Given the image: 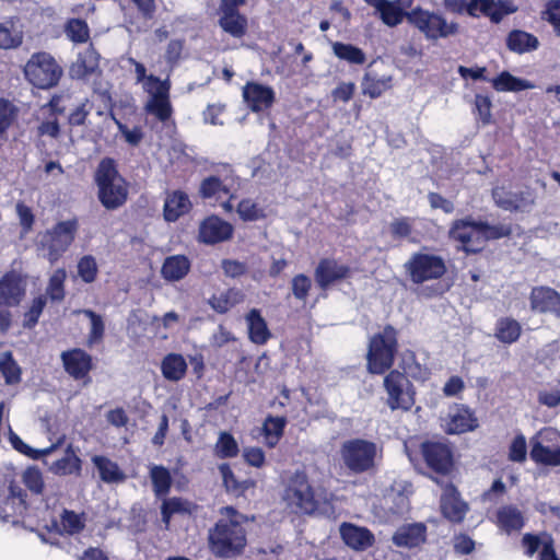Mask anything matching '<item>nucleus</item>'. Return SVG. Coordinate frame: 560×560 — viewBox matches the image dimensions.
Masks as SVG:
<instances>
[{"label": "nucleus", "mask_w": 560, "mask_h": 560, "mask_svg": "<svg viewBox=\"0 0 560 560\" xmlns=\"http://www.w3.org/2000/svg\"><path fill=\"white\" fill-rule=\"evenodd\" d=\"M94 184L97 187V199L106 210H117L127 202L128 182L119 173L115 159L105 156L98 162Z\"/></svg>", "instance_id": "nucleus-1"}, {"label": "nucleus", "mask_w": 560, "mask_h": 560, "mask_svg": "<svg viewBox=\"0 0 560 560\" xmlns=\"http://www.w3.org/2000/svg\"><path fill=\"white\" fill-rule=\"evenodd\" d=\"M246 544V530L240 520H219L209 532L210 549L221 559L241 555Z\"/></svg>", "instance_id": "nucleus-2"}, {"label": "nucleus", "mask_w": 560, "mask_h": 560, "mask_svg": "<svg viewBox=\"0 0 560 560\" xmlns=\"http://www.w3.org/2000/svg\"><path fill=\"white\" fill-rule=\"evenodd\" d=\"M398 350L397 330L390 324L383 331L371 337L366 353V369L370 374L381 375L395 362Z\"/></svg>", "instance_id": "nucleus-3"}, {"label": "nucleus", "mask_w": 560, "mask_h": 560, "mask_svg": "<svg viewBox=\"0 0 560 560\" xmlns=\"http://www.w3.org/2000/svg\"><path fill=\"white\" fill-rule=\"evenodd\" d=\"M78 229L77 218L58 221L51 229L38 234L37 252L50 264L56 262L74 242Z\"/></svg>", "instance_id": "nucleus-4"}, {"label": "nucleus", "mask_w": 560, "mask_h": 560, "mask_svg": "<svg viewBox=\"0 0 560 560\" xmlns=\"http://www.w3.org/2000/svg\"><path fill=\"white\" fill-rule=\"evenodd\" d=\"M409 24L419 30L425 39L432 42L455 36L460 28L457 22H447L442 13L421 7L411 9Z\"/></svg>", "instance_id": "nucleus-5"}, {"label": "nucleus", "mask_w": 560, "mask_h": 560, "mask_svg": "<svg viewBox=\"0 0 560 560\" xmlns=\"http://www.w3.org/2000/svg\"><path fill=\"white\" fill-rule=\"evenodd\" d=\"M376 443L355 438L341 444L340 456L343 465L353 474H364L375 467Z\"/></svg>", "instance_id": "nucleus-6"}, {"label": "nucleus", "mask_w": 560, "mask_h": 560, "mask_svg": "<svg viewBox=\"0 0 560 560\" xmlns=\"http://www.w3.org/2000/svg\"><path fill=\"white\" fill-rule=\"evenodd\" d=\"M406 273L415 284L441 279L447 271L442 256L417 252L404 264Z\"/></svg>", "instance_id": "nucleus-7"}, {"label": "nucleus", "mask_w": 560, "mask_h": 560, "mask_svg": "<svg viewBox=\"0 0 560 560\" xmlns=\"http://www.w3.org/2000/svg\"><path fill=\"white\" fill-rule=\"evenodd\" d=\"M383 385L388 395L386 404L392 411H409L416 404V387L404 372L389 371Z\"/></svg>", "instance_id": "nucleus-8"}, {"label": "nucleus", "mask_w": 560, "mask_h": 560, "mask_svg": "<svg viewBox=\"0 0 560 560\" xmlns=\"http://www.w3.org/2000/svg\"><path fill=\"white\" fill-rule=\"evenodd\" d=\"M27 80L37 89L48 90L56 86L62 75V69L47 52L33 55L25 66Z\"/></svg>", "instance_id": "nucleus-9"}, {"label": "nucleus", "mask_w": 560, "mask_h": 560, "mask_svg": "<svg viewBox=\"0 0 560 560\" xmlns=\"http://www.w3.org/2000/svg\"><path fill=\"white\" fill-rule=\"evenodd\" d=\"M284 499L304 514H313L318 509L314 489L304 471L298 470L291 476L284 490Z\"/></svg>", "instance_id": "nucleus-10"}, {"label": "nucleus", "mask_w": 560, "mask_h": 560, "mask_svg": "<svg viewBox=\"0 0 560 560\" xmlns=\"http://www.w3.org/2000/svg\"><path fill=\"white\" fill-rule=\"evenodd\" d=\"M420 453L427 467L440 476H448L455 467L454 450L448 442L425 440Z\"/></svg>", "instance_id": "nucleus-11"}, {"label": "nucleus", "mask_w": 560, "mask_h": 560, "mask_svg": "<svg viewBox=\"0 0 560 560\" xmlns=\"http://www.w3.org/2000/svg\"><path fill=\"white\" fill-rule=\"evenodd\" d=\"M491 195L495 206L509 212H528L537 198L535 189L529 186L515 190L504 186L494 187Z\"/></svg>", "instance_id": "nucleus-12"}, {"label": "nucleus", "mask_w": 560, "mask_h": 560, "mask_svg": "<svg viewBox=\"0 0 560 560\" xmlns=\"http://www.w3.org/2000/svg\"><path fill=\"white\" fill-rule=\"evenodd\" d=\"M442 516L452 524L464 522L469 511V504L462 498L460 492L453 482H447L440 498Z\"/></svg>", "instance_id": "nucleus-13"}, {"label": "nucleus", "mask_w": 560, "mask_h": 560, "mask_svg": "<svg viewBox=\"0 0 560 560\" xmlns=\"http://www.w3.org/2000/svg\"><path fill=\"white\" fill-rule=\"evenodd\" d=\"M476 219L467 215L462 219L454 220L448 230V237L455 242L460 243L458 250L465 253L467 256L477 255L483 250V246L475 245L472 242V234L477 233ZM479 237H477L476 243Z\"/></svg>", "instance_id": "nucleus-14"}, {"label": "nucleus", "mask_w": 560, "mask_h": 560, "mask_svg": "<svg viewBox=\"0 0 560 560\" xmlns=\"http://www.w3.org/2000/svg\"><path fill=\"white\" fill-rule=\"evenodd\" d=\"M234 228L230 222L212 214L200 222L198 242L206 245H215L231 240Z\"/></svg>", "instance_id": "nucleus-15"}, {"label": "nucleus", "mask_w": 560, "mask_h": 560, "mask_svg": "<svg viewBox=\"0 0 560 560\" xmlns=\"http://www.w3.org/2000/svg\"><path fill=\"white\" fill-rule=\"evenodd\" d=\"M352 271L348 265L339 264L334 258H322L314 271V278L322 290L350 278Z\"/></svg>", "instance_id": "nucleus-16"}, {"label": "nucleus", "mask_w": 560, "mask_h": 560, "mask_svg": "<svg viewBox=\"0 0 560 560\" xmlns=\"http://www.w3.org/2000/svg\"><path fill=\"white\" fill-rule=\"evenodd\" d=\"M243 98L253 113H260L272 107L276 102V92L270 85L248 81L243 86Z\"/></svg>", "instance_id": "nucleus-17"}, {"label": "nucleus", "mask_w": 560, "mask_h": 560, "mask_svg": "<svg viewBox=\"0 0 560 560\" xmlns=\"http://www.w3.org/2000/svg\"><path fill=\"white\" fill-rule=\"evenodd\" d=\"M530 310L560 319V293L550 287H535L529 294Z\"/></svg>", "instance_id": "nucleus-18"}, {"label": "nucleus", "mask_w": 560, "mask_h": 560, "mask_svg": "<svg viewBox=\"0 0 560 560\" xmlns=\"http://www.w3.org/2000/svg\"><path fill=\"white\" fill-rule=\"evenodd\" d=\"M25 295L23 277L15 270L7 271L0 278V306H19Z\"/></svg>", "instance_id": "nucleus-19"}, {"label": "nucleus", "mask_w": 560, "mask_h": 560, "mask_svg": "<svg viewBox=\"0 0 560 560\" xmlns=\"http://www.w3.org/2000/svg\"><path fill=\"white\" fill-rule=\"evenodd\" d=\"M65 371L74 380H83L93 369V358L81 348H73L61 352L60 355Z\"/></svg>", "instance_id": "nucleus-20"}, {"label": "nucleus", "mask_w": 560, "mask_h": 560, "mask_svg": "<svg viewBox=\"0 0 560 560\" xmlns=\"http://www.w3.org/2000/svg\"><path fill=\"white\" fill-rule=\"evenodd\" d=\"M375 10V15L388 27H396L405 19L409 23L411 10L407 11L392 0H363Z\"/></svg>", "instance_id": "nucleus-21"}, {"label": "nucleus", "mask_w": 560, "mask_h": 560, "mask_svg": "<svg viewBox=\"0 0 560 560\" xmlns=\"http://www.w3.org/2000/svg\"><path fill=\"white\" fill-rule=\"evenodd\" d=\"M339 532L345 545L357 551L366 550L375 541V537L369 528L352 523H342Z\"/></svg>", "instance_id": "nucleus-22"}, {"label": "nucleus", "mask_w": 560, "mask_h": 560, "mask_svg": "<svg viewBox=\"0 0 560 560\" xmlns=\"http://www.w3.org/2000/svg\"><path fill=\"white\" fill-rule=\"evenodd\" d=\"M100 68V54L90 45L78 54L77 60L69 68V77L73 80H85Z\"/></svg>", "instance_id": "nucleus-23"}, {"label": "nucleus", "mask_w": 560, "mask_h": 560, "mask_svg": "<svg viewBox=\"0 0 560 560\" xmlns=\"http://www.w3.org/2000/svg\"><path fill=\"white\" fill-rule=\"evenodd\" d=\"M427 540V526L424 523L405 524L397 528L392 541L399 548H416Z\"/></svg>", "instance_id": "nucleus-24"}, {"label": "nucleus", "mask_w": 560, "mask_h": 560, "mask_svg": "<svg viewBox=\"0 0 560 560\" xmlns=\"http://www.w3.org/2000/svg\"><path fill=\"white\" fill-rule=\"evenodd\" d=\"M218 469L221 475L222 486L225 492L236 499H246V492L256 487L257 482L252 478L238 480L229 463L220 464Z\"/></svg>", "instance_id": "nucleus-25"}, {"label": "nucleus", "mask_w": 560, "mask_h": 560, "mask_svg": "<svg viewBox=\"0 0 560 560\" xmlns=\"http://www.w3.org/2000/svg\"><path fill=\"white\" fill-rule=\"evenodd\" d=\"M477 427L478 419L474 411L466 405H456L445 431L447 434H462L474 431Z\"/></svg>", "instance_id": "nucleus-26"}, {"label": "nucleus", "mask_w": 560, "mask_h": 560, "mask_svg": "<svg viewBox=\"0 0 560 560\" xmlns=\"http://www.w3.org/2000/svg\"><path fill=\"white\" fill-rule=\"evenodd\" d=\"M505 46L511 52L524 55L537 50L540 42L536 35L524 30L514 28L508 33Z\"/></svg>", "instance_id": "nucleus-27"}, {"label": "nucleus", "mask_w": 560, "mask_h": 560, "mask_svg": "<svg viewBox=\"0 0 560 560\" xmlns=\"http://www.w3.org/2000/svg\"><path fill=\"white\" fill-rule=\"evenodd\" d=\"M248 339L258 346L266 345L271 338V331L260 310L252 308L245 315Z\"/></svg>", "instance_id": "nucleus-28"}, {"label": "nucleus", "mask_w": 560, "mask_h": 560, "mask_svg": "<svg viewBox=\"0 0 560 560\" xmlns=\"http://www.w3.org/2000/svg\"><path fill=\"white\" fill-rule=\"evenodd\" d=\"M191 261L186 255L167 256L161 267V276L167 282L183 280L190 271Z\"/></svg>", "instance_id": "nucleus-29"}, {"label": "nucleus", "mask_w": 560, "mask_h": 560, "mask_svg": "<svg viewBox=\"0 0 560 560\" xmlns=\"http://www.w3.org/2000/svg\"><path fill=\"white\" fill-rule=\"evenodd\" d=\"M491 86L497 92H514L518 93L526 90H533L536 85L524 78L516 77L508 70H503L494 78L490 79Z\"/></svg>", "instance_id": "nucleus-30"}, {"label": "nucleus", "mask_w": 560, "mask_h": 560, "mask_svg": "<svg viewBox=\"0 0 560 560\" xmlns=\"http://www.w3.org/2000/svg\"><path fill=\"white\" fill-rule=\"evenodd\" d=\"M191 207L188 195L183 190H175L165 199L163 207L164 220L175 222L182 215L188 213Z\"/></svg>", "instance_id": "nucleus-31"}, {"label": "nucleus", "mask_w": 560, "mask_h": 560, "mask_svg": "<svg viewBox=\"0 0 560 560\" xmlns=\"http://www.w3.org/2000/svg\"><path fill=\"white\" fill-rule=\"evenodd\" d=\"M529 457L538 465L560 466V446L544 445L537 436L530 439Z\"/></svg>", "instance_id": "nucleus-32"}, {"label": "nucleus", "mask_w": 560, "mask_h": 560, "mask_svg": "<svg viewBox=\"0 0 560 560\" xmlns=\"http://www.w3.org/2000/svg\"><path fill=\"white\" fill-rule=\"evenodd\" d=\"M92 463L97 469L100 479L105 483H121L127 479L119 465L107 456L94 455Z\"/></svg>", "instance_id": "nucleus-33"}, {"label": "nucleus", "mask_w": 560, "mask_h": 560, "mask_svg": "<svg viewBox=\"0 0 560 560\" xmlns=\"http://www.w3.org/2000/svg\"><path fill=\"white\" fill-rule=\"evenodd\" d=\"M82 459L75 454L72 444L67 445L65 455L49 466V470L57 476L80 475Z\"/></svg>", "instance_id": "nucleus-34"}, {"label": "nucleus", "mask_w": 560, "mask_h": 560, "mask_svg": "<svg viewBox=\"0 0 560 560\" xmlns=\"http://www.w3.org/2000/svg\"><path fill=\"white\" fill-rule=\"evenodd\" d=\"M498 525L508 534L521 530L525 525L523 513L515 505H504L497 511Z\"/></svg>", "instance_id": "nucleus-35"}, {"label": "nucleus", "mask_w": 560, "mask_h": 560, "mask_svg": "<svg viewBox=\"0 0 560 560\" xmlns=\"http://www.w3.org/2000/svg\"><path fill=\"white\" fill-rule=\"evenodd\" d=\"M161 372L165 380L170 382H178L186 375V360L179 353H168L161 362Z\"/></svg>", "instance_id": "nucleus-36"}, {"label": "nucleus", "mask_w": 560, "mask_h": 560, "mask_svg": "<svg viewBox=\"0 0 560 560\" xmlns=\"http://www.w3.org/2000/svg\"><path fill=\"white\" fill-rule=\"evenodd\" d=\"M517 10L512 0H485L482 15L487 16L492 24H500L505 16Z\"/></svg>", "instance_id": "nucleus-37"}, {"label": "nucleus", "mask_w": 560, "mask_h": 560, "mask_svg": "<svg viewBox=\"0 0 560 560\" xmlns=\"http://www.w3.org/2000/svg\"><path fill=\"white\" fill-rule=\"evenodd\" d=\"M150 479L156 498H162L170 493L173 478L168 468L163 465H153L150 468Z\"/></svg>", "instance_id": "nucleus-38"}, {"label": "nucleus", "mask_w": 560, "mask_h": 560, "mask_svg": "<svg viewBox=\"0 0 560 560\" xmlns=\"http://www.w3.org/2000/svg\"><path fill=\"white\" fill-rule=\"evenodd\" d=\"M522 334L521 324L512 317H502L495 325V338L502 343H514Z\"/></svg>", "instance_id": "nucleus-39"}, {"label": "nucleus", "mask_w": 560, "mask_h": 560, "mask_svg": "<svg viewBox=\"0 0 560 560\" xmlns=\"http://www.w3.org/2000/svg\"><path fill=\"white\" fill-rule=\"evenodd\" d=\"M332 52L340 60L351 65H363L366 61V55L363 49L350 43H332Z\"/></svg>", "instance_id": "nucleus-40"}, {"label": "nucleus", "mask_w": 560, "mask_h": 560, "mask_svg": "<svg viewBox=\"0 0 560 560\" xmlns=\"http://www.w3.org/2000/svg\"><path fill=\"white\" fill-rule=\"evenodd\" d=\"M477 234L485 241H495L510 237L513 229L511 224H490L488 221L477 220Z\"/></svg>", "instance_id": "nucleus-41"}, {"label": "nucleus", "mask_w": 560, "mask_h": 560, "mask_svg": "<svg viewBox=\"0 0 560 560\" xmlns=\"http://www.w3.org/2000/svg\"><path fill=\"white\" fill-rule=\"evenodd\" d=\"M0 373L7 385H15L21 382L22 369L11 351H5L0 357Z\"/></svg>", "instance_id": "nucleus-42"}, {"label": "nucleus", "mask_w": 560, "mask_h": 560, "mask_svg": "<svg viewBox=\"0 0 560 560\" xmlns=\"http://www.w3.org/2000/svg\"><path fill=\"white\" fill-rule=\"evenodd\" d=\"M218 23L225 33L235 38L243 37L247 32V18L242 13L220 15Z\"/></svg>", "instance_id": "nucleus-43"}, {"label": "nucleus", "mask_w": 560, "mask_h": 560, "mask_svg": "<svg viewBox=\"0 0 560 560\" xmlns=\"http://www.w3.org/2000/svg\"><path fill=\"white\" fill-rule=\"evenodd\" d=\"M390 80V77L378 78L377 73L368 70L361 82L362 93L369 95L371 98H377L388 88Z\"/></svg>", "instance_id": "nucleus-44"}, {"label": "nucleus", "mask_w": 560, "mask_h": 560, "mask_svg": "<svg viewBox=\"0 0 560 560\" xmlns=\"http://www.w3.org/2000/svg\"><path fill=\"white\" fill-rule=\"evenodd\" d=\"M242 296V292L238 289L231 288L220 295H212L208 303L218 314H225L241 301Z\"/></svg>", "instance_id": "nucleus-45"}, {"label": "nucleus", "mask_w": 560, "mask_h": 560, "mask_svg": "<svg viewBox=\"0 0 560 560\" xmlns=\"http://www.w3.org/2000/svg\"><path fill=\"white\" fill-rule=\"evenodd\" d=\"M190 513V503L179 497H173L163 500L161 504V518L166 525H170L173 515Z\"/></svg>", "instance_id": "nucleus-46"}, {"label": "nucleus", "mask_w": 560, "mask_h": 560, "mask_svg": "<svg viewBox=\"0 0 560 560\" xmlns=\"http://www.w3.org/2000/svg\"><path fill=\"white\" fill-rule=\"evenodd\" d=\"M144 110L147 114L153 115L161 122H166L173 114V107L170 98L154 96H151L147 102Z\"/></svg>", "instance_id": "nucleus-47"}, {"label": "nucleus", "mask_w": 560, "mask_h": 560, "mask_svg": "<svg viewBox=\"0 0 560 560\" xmlns=\"http://www.w3.org/2000/svg\"><path fill=\"white\" fill-rule=\"evenodd\" d=\"M214 453L221 459L233 458L238 455L240 447L232 433L224 431L219 434Z\"/></svg>", "instance_id": "nucleus-48"}, {"label": "nucleus", "mask_w": 560, "mask_h": 560, "mask_svg": "<svg viewBox=\"0 0 560 560\" xmlns=\"http://www.w3.org/2000/svg\"><path fill=\"white\" fill-rule=\"evenodd\" d=\"M66 278L67 273L63 268L55 270L50 276L46 288V294L52 302H61L65 299Z\"/></svg>", "instance_id": "nucleus-49"}, {"label": "nucleus", "mask_w": 560, "mask_h": 560, "mask_svg": "<svg viewBox=\"0 0 560 560\" xmlns=\"http://www.w3.org/2000/svg\"><path fill=\"white\" fill-rule=\"evenodd\" d=\"M65 33L75 44L86 43L90 38L89 25L82 19H70L66 23Z\"/></svg>", "instance_id": "nucleus-50"}, {"label": "nucleus", "mask_w": 560, "mask_h": 560, "mask_svg": "<svg viewBox=\"0 0 560 560\" xmlns=\"http://www.w3.org/2000/svg\"><path fill=\"white\" fill-rule=\"evenodd\" d=\"M492 100L489 95L477 93L475 95L472 114L476 119L482 124V126H488L492 122Z\"/></svg>", "instance_id": "nucleus-51"}, {"label": "nucleus", "mask_w": 560, "mask_h": 560, "mask_svg": "<svg viewBox=\"0 0 560 560\" xmlns=\"http://www.w3.org/2000/svg\"><path fill=\"white\" fill-rule=\"evenodd\" d=\"M83 314L90 319L91 328L88 337V343L90 346L100 342L105 332V324L101 314L93 310H83Z\"/></svg>", "instance_id": "nucleus-52"}, {"label": "nucleus", "mask_w": 560, "mask_h": 560, "mask_svg": "<svg viewBox=\"0 0 560 560\" xmlns=\"http://www.w3.org/2000/svg\"><path fill=\"white\" fill-rule=\"evenodd\" d=\"M236 212L244 222H254L266 217L264 209L249 198H244L238 202Z\"/></svg>", "instance_id": "nucleus-53"}, {"label": "nucleus", "mask_w": 560, "mask_h": 560, "mask_svg": "<svg viewBox=\"0 0 560 560\" xmlns=\"http://www.w3.org/2000/svg\"><path fill=\"white\" fill-rule=\"evenodd\" d=\"M60 518L65 530L70 535L80 534L85 527L84 513L78 514L72 510L63 509Z\"/></svg>", "instance_id": "nucleus-54"}, {"label": "nucleus", "mask_w": 560, "mask_h": 560, "mask_svg": "<svg viewBox=\"0 0 560 560\" xmlns=\"http://www.w3.org/2000/svg\"><path fill=\"white\" fill-rule=\"evenodd\" d=\"M78 275L84 283H92L96 280L98 273L97 262L94 256L84 255L77 265Z\"/></svg>", "instance_id": "nucleus-55"}, {"label": "nucleus", "mask_w": 560, "mask_h": 560, "mask_svg": "<svg viewBox=\"0 0 560 560\" xmlns=\"http://www.w3.org/2000/svg\"><path fill=\"white\" fill-rule=\"evenodd\" d=\"M46 303L47 299L45 295H38L33 299L31 307L24 313L23 327L25 329H33L38 324Z\"/></svg>", "instance_id": "nucleus-56"}, {"label": "nucleus", "mask_w": 560, "mask_h": 560, "mask_svg": "<svg viewBox=\"0 0 560 560\" xmlns=\"http://www.w3.org/2000/svg\"><path fill=\"white\" fill-rule=\"evenodd\" d=\"M25 487L34 494H42L45 488L43 474L37 466H28L22 476Z\"/></svg>", "instance_id": "nucleus-57"}, {"label": "nucleus", "mask_w": 560, "mask_h": 560, "mask_svg": "<svg viewBox=\"0 0 560 560\" xmlns=\"http://www.w3.org/2000/svg\"><path fill=\"white\" fill-rule=\"evenodd\" d=\"M228 192L229 189L223 185L221 178L217 175H210L200 183L199 195L203 199H210L218 192Z\"/></svg>", "instance_id": "nucleus-58"}, {"label": "nucleus", "mask_w": 560, "mask_h": 560, "mask_svg": "<svg viewBox=\"0 0 560 560\" xmlns=\"http://www.w3.org/2000/svg\"><path fill=\"white\" fill-rule=\"evenodd\" d=\"M23 42L21 32L12 31L7 23H0V48L12 49L19 47Z\"/></svg>", "instance_id": "nucleus-59"}, {"label": "nucleus", "mask_w": 560, "mask_h": 560, "mask_svg": "<svg viewBox=\"0 0 560 560\" xmlns=\"http://www.w3.org/2000/svg\"><path fill=\"white\" fill-rule=\"evenodd\" d=\"M312 288V280L304 273L294 276L291 280V290L294 298L299 301H305Z\"/></svg>", "instance_id": "nucleus-60"}, {"label": "nucleus", "mask_w": 560, "mask_h": 560, "mask_svg": "<svg viewBox=\"0 0 560 560\" xmlns=\"http://www.w3.org/2000/svg\"><path fill=\"white\" fill-rule=\"evenodd\" d=\"M527 457V444L525 436L516 434L509 446V459L514 463H523Z\"/></svg>", "instance_id": "nucleus-61"}, {"label": "nucleus", "mask_w": 560, "mask_h": 560, "mask_svg": "<svg viewBox=\"0 0 560 560\" xmlns=\"http://www.w3.org/2000/svg\"><path fill=\"white\" fill-rule=\"evenodd\" d=\"M16 214L20 221L22 235L28 234L35 223V214L31 207L25 205L23 201H19L15 205Z\"/></svg>", "instance_id": "nucleus-62"}, {"label": "nucleus", "mask_w": 560, "mask_h": 560, "mask_svg": "<svg viewBox=\"0 0 560 560\" xmlns=\"http://www.w3.org/2000/svg\"><path fill=\"white\" fill-rule=\"evenodd\" d=\"M287 424V417L268 415L262 423V434L283 436Z\"/></svg>", "instance_id": "nucleus-63"}, {"label": "nucleus", "mask_w": 560, "mask_h": 560, "mask_svg": "<svg viewBox=\"0 0 560 560\" xmlns=\"http://www.w3.org/2000/svg\"><path fill=\"white\" fill-rule=\"evenodd\" d=\"M542 19L553 27L555 33L560 37V0L547 1Z\"/></svg>", "instance_id": "nucleus-64"}]
</instances>
